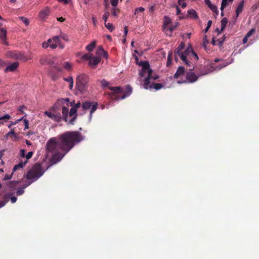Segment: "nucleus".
<instances>
[{
  "mask_svg": "<svg viewBox=\"0 0 259 259\" xmlns=\"http://www.w3.org/2000/svg\"><path fill=\"white\" fill-rule=\"evenodd\" d=\"M124 36L126 37L127 33L128 32V28L127 26H125L124 28Z\"/></svg>",
  "mask_w": 259,
  "mask_h": 259,
  "instance_id": "obj_61",
  "label": "nucleus"
},
{
  "mask_svg": "<svg viewBox=\"0 0 259 259\" xmlns=\"http://www.w3.org/2000/svg\"><path fill=\"white\" fill-rule=\"evenodd\" d=\"M119 0H110L111 5L113 7H116Z\"/></svg>",
  "mask_w": 259,
  "mask_h": 259,
  "instance_id": "obj_48",
  "label": "nucleus"
},
{
  "mask_svg": "<svg viewBox=\"0 0 259 259\" xmlns=\"http://www.w3.org/2000/svg\"><path fill=\"white\" fill-rule=\"evenodd\" d=\"M64 79L69 82V88H70V89H72L74 84L73 78L72 77H68L65 78Z\"/></svg>",
  "mask_w": 259,
  "mask_h": 259,
  "instance_id": "obj_31",
  "label": "nucleus"
},
{
  "mask_svg": "<svg viewBox=\"0 0 259 259\" xmlns=\"http://www.w3.org/2000/svg\"><path fill=\"white\" fill-rule=\"evenodd\" d=\"M102 57H103L104 58L107 59L108 58V52L105 50H104L103 52H102V55H101Z\"/></svg>",
  "mask_w": 259,
  "mask_h": 259,
  "instance_id": "obj_55",
  "label": "nucleus"
},
{
  "mask_svg": "<svg viewBox=\"0 0 259 259\" xmlns=\"http://www.w3.org/2000/svg\"><path fill=\"white\" fill-rule=\"evenodd\" d=\"M60 41V37L58 35L53 36L48 39V42H50V47L52 49H56L58 47V45Z\"/></svg>",
  "mask_w": 259,
  "mask_h": 259,
  "instance_id": "obj_13",
  "label": "nucleus"
},
{
  "mask_svg": "<svg viewBox=\"0 0 259 259\" xmlns=\"http://www.w3.org/2000/svg\"><path fill=\"white\" fill-rule=\"evenodd\" d=\"M104 49H103V47H102V46L98 47L96 50V55L99 56V57L103 54V52L104 51Z\"/></svg>",
  "mask_w": 259,
  "mask_h": 259,
  "instance_id": "obj_36",
  "label": "nucleus"
},
{
  "mask_svg": "<svg viewBox=\"0 0 259 259\" xmlns=\"http://www.w3.org/2000/svg\"><path fill=\"white\" fill-rule=\"evenodd\" d=\"M77 109L75 108H72L70 109V111H68V115L67 117H71L72 118L70 119L68 121V123L70 124L73 125L74 123L76 120L77 114H76Z\"/></svg>",
  "mask_w": 259,
  "mask_h": 259,
  "instance_id": "obj_14",
  "label": "nucleus"
},
{
  "mask_svg": "<svg viewBox=\"0 0 259 259\" xmlns=\"http://www.w3.org/2000/svg\"><path fill=\"white\" fill-rule=\"evenodd\" d=\"M19 19L25 24L26 26H28L29 24V20L25 17L21 16L19 17Z\"/></svg>",
  "mask_w": 259,
  "mask_h": 259,
  "instance_id": "obj_37",
  "label": "nucleus"
},
{
  "mask_svg": "<svg viewBox=\"0 0 259 259\" xmlns=\"http://www.w3.org/2000/svg\"><path fill=\"white\" fill-rule=\"evenodd\" d=\"M224 40H225V38H223L219 39L217 40V42H218V43H217V44L218 45H219V46L221 47L222 46Z\"/></svg>",
  "mask_w": 259,
  "mask_h": 259,
  "instance_id": "obj_52",
  "label": "nucleus"
},
{
  "mask_svg": "<svg viewBox=\"0 0 259 259\" xmlns=\"http://www.w3.org/2000/svg\"><path fill=\"white\" fill-rule=\"evenodd\" d=\"M19 64L18 62H14L12 64L9 65L6 68L4 69V72L6 73L9 72H13L15 71L18 68Z\"/></svg>",
  "mask_w": 259,
  "mask_h": 259,
  "instance_id": "obj_16",
  "label": "nucleus"
},
{
  "mask_svg": "<svg viewBox=\"0 0 259 259\" xmlns=\"http://www.w3.org/2000/svg\"><path fill=\"white\" fill-rule=\"evenodd\" d=\"M93 56L92 54H84L81 58L84 60H89L90 61L91 57Z\"/></svg>",
  "mask_w": 259,
  "mask_h": 259,
  "instance_id": "obj_38",
  "label": "nucleus"
},
{
  "mask_svg": "<svg viewBox=\"0 0 259 259\" xmlns=\"http://www.w3.org/2000/svg\"><path fill=\"white\" fill-rule=\"evenodd\" d=\"M140 64L142 65V70L139 73L140 77L142 78L144 77L146 74H147V76L145 78L144 80V88L146 90L152 89V83L150 84V79H151L153 70L150 68L148 62H141Z\"/></svg>",
  "mask_w": 259,
  "mask_h": 259,
  "instance_id": "obj_5",
  "label": "nucleus"
},
{
  "mask_svg": "<svg viewBox=\"0 0 259 259\" xmlns=\"http://www.w3.org/2000/svg\"><path fill=\"white\" fill-rule=\"evenodd\" d=\"M228 23V20L226 17H224L221 20V31H223L225 29L226 25Z\"/></svg>",
  "mask_w": 259,
  "mask_h": 259,
  "instance_id": "obj_30",
  "label": "nucleus"
},
{
  "mask_svg": "<svg viewBox=\"0 0 259 259\" xmlns=\"http://www.w3.org/2000/svg\"><path fill=\"white\" fill-rule=\"evenodd\" d=\"M83 136L78 131H67L52 138L46 143V149L53 153L51 160L54 163L60 161L74 146L83 140Z\"/></svg>",
  "mask_w": 259,
  "mask_h": 259,
  "instance_id": "obj_1",
  "label": "nucleus"
},
{
  "mask_svg": "<svg viewBox=\"0 0 259 259\" xmlns=\"http://www.w3.org/2000/svg\"><path fill=\"white\" fill-rule=\"evenodd\" d=\"M59 37H60V39H62L64 40L65 41H68V38L67 35L63 33H61L59 35H58Z\"/></svg>",
  "mask_w": 259,
  "mask_h": 259,
  "instance_id": "obj_41",
  "label": "nucleus"
},
{
  "mask_svg": "<svg viewBox=\"0 0 259 259\" xmlns=\"http://www.w3.org/2000/svg\"><path fill=\"white\" fill-rule=\"evenodd\" d=\"M33 154V152L30 151L27 154H26V151L25 149H20V151H19V155L22 158H26L25 160H27L28 161V160L32 157Z\"/></svg>",
  "mask_w": 259,
  "mask_h": 259,
  "instance_id": "obj_15",
  "label": "nucleus"
},
{
  "mask_svg": "<svg viewBox=\"0 0 259 259\" xmlns=\"http://www.w3.org/2000/svg\"><path fill=\"white\" fill-rule=\"evenodd\" d=\"M81 107L83 110H89L91 109L90 116L91 117L93 113L97 109L98 103L97 102L86 101L82 103Z\"/></svg>",
  "mask_w": 259,
  "mask_h": 259,
  "instance_id": "obj_10",
  "label": "nucleus"
},
{
  "mask_svg": "<svg viewBox=\"0 0 259 259\" xmlns=\"http://www.w3.org/2000/svg\"><path fill=\"white\" fill-rule=\"evenodd\" d=\"M50 13V9L48 7L45 8L44 10H41L40 12V17L41 19H44L46 17H47Z\"/></svg>",
  "mask_w": 259,
  "mask_h": 259,
  "instance_id": "obj_23",
  "label": "nucleus"
},
{
  "mask_svg": "<svg viewBox=\"0 0 259 259\" xmlns=\"http://www.w3.org/2000/svg\"><path fill=\"white\" fill-rule=\"evenodd\" d=\"M205 4L209 7V8L214 13L215 15H219V11L217 9V7L211 3L210 0H205Z\"/></svg>",
  "mask_w": 259,
  "mask_h": 259,
  "instance_id": "obj_18",
  "label": "nucleus"
},
{
  "mask_svg": "<svg viewBox=\"0 0 259 259\" xmlns=\"http://www.w3.org/2000/svg\"><path fill=\"white\" fill-rule=\"evenodd\" d=\"M24 124H25V128L24 130L28 129L29 128V121L26 119H24Z\"/></svg>",
  "mask_w": 259,
  "mask_h": 259,
  "instance_id": "obj_54",
  "label": "nucleus"
},
{
  "mask_svg": "<svg viewBox=\"0 0 259 259\" xmlns=\"http://www.w3.org/2000/svg\"><path fill=\"white\" fill-rule=\"evenodd\" d=\"M7 65V63L0 59V68L4 67Z\"/></svg>",
  "mask_w": 259,
  "mask_h": 259,
  "instance_id": "obj_57",
  "label": "nucleus"
},
{
  "mask_svg": "<svg viewBox=\"0 0 259 259\" xmlns=\"http://www.w3.org/2000/svg\"><path fill=\"white\" fill-rule=\"evenodd\" d=\"M109 89L113 92V95L115 96V99L117 100L124 99L125 97L129 96L132 92V89L129 86L127 88L129 92L127 94H124L123 89L120 87H109Z\"/></svg>",
  "mask_w": 259,
  "mask_h": 259,
  "instance_id": "obj_8",
  "label": "nucleus"
},
{
  "mask_svg": "<svg viewBox=\"0 0 259 259\" xmlns=\"http://www.w3.org/2000/svg\"><path fill=\"white\" fill-rule=\"evenodd\" d=\"M188 14L191 18L194 19H197L198 18V16L197 15L196 11L193 9L188 10Z\"/></svg>",
  "mask_w": 259,
  "mask_h": 259,
  "instance_id": "obj_28",
  "label": "nucleus"
},
{
  "mask_svg": "<svg viewBox=\"0 0 259 259\" xmlns=\"http://www.w3.org/2000/svg\"><path fill=\"white\" fill-rule=\"evenodd\" d=\"M145 10L144 8L143 7L138 8L135 10V15H136L139 12H143Z\"/></svg>",
  "mask_w": 259,
  "mask_h": 259,
  "instance_id": "obj_46",
  "label": "nucleus"
},
{
  "mask_svg": "<svg viewBox=\"0 0 259 259\" xmlns=\"http://www.w3.org/2000/svg\"><path fill=\"white\" fill-rule=\"evenodd\" d=\"M96 46V41H93L90 44L86 47V50L89 52L93 51L94 49Z\"/></svg>",
  "mask_w": 259,
  "mask_h": 259,
  "instance_id": "obj_32",
  "label": "nucleus"
},
{
  "mask_svg": "<svg viewBox=\"0 0 259 259\" xmlns=\"http://www.w3.org/2000/svg\"><path fill=\"white\" fill-rule=\"evenodd\" d=\"M5 38H7V29L5 27L0 26V39Z\"/></svg>",
  "mask_w": 259,
  "mask_h": 259,
  "instance_id": "obj_24",
  "label": "nucleus"
},
{
  "mask_svg": "<svg viewBox=\"0 0 259 259\" xmlns=\"http://www.w3.org/2000/svg\"><path fill=\"white\" fill-rule=\"evenodd\" d=\"M6 202L5 201H0V208L3 207V206H5L6 204Z\"/></svg>",
  "mask_w": 259,
  "mask_h": 259,
  "instance_id": "obj_63",
  "label": "nucleus"
},
{
  "mask_svg": "<svg viewBox=\"0 0 259 259\" xmlns=\"http://www.w3.org/2000/svg\"><path fill=\"white\" fill-rule=\"evenodd\" d=\"M120 13V10L116 7H113L111 9V14L114 17H118Z\"/></svg>",
  "mask_w": 259,
  "mask_h": 259,
  "instance_id": "obj_29",
  "label": "nucleus"
},
{
  "mask_svg": "<svg viewBox=\"0 0 259 259\" xmlns=\"http://www.w3.org/2000/svg\"><path fill=\"white\" fill-rule=\"evenodd\" d=\"M255 30L254 29H252L248 32H247L245 36L248 38L249 37H250L252 35V34L255 32Z\"/></svg>",
  "mask_w": 259,
  "mask_h": 259,
  "instance_id": "obj_45",
  "label": "nucleus"
},
{
  "mask_svg": "<svg viewBox=\"0 0 259 259\" xmlns=\"http://www.w3.org/2000/svg\"><path fill=\"white\" fill-rule=\"evenodd\" d=\"M178 4L180 6H181L183 9L185 8L187 6V3L185 2V1L183 0H179Z\"/></svg>",
  "mask_w": 259,
  "mask_h": 259,
  "instance_id": "obj_39",
  "label": "nucleus"
},
{
  "mask_svg": "<svg viewBox=\"0 0 259 259\" xmlns=\"http://www.w3.org/2000/svg\"><path fill=\"white\" fill-rule=\"evenodd\" d=\"M101 83L104 87H106L109 84V82L105 79H103L101 80Z\"/></svg>",
  "mask_w": 259,
  "mask_h": 259,
  "instance_id": "obj_51",
  "label": "nucleus"
},
{
  "mask_svg": "<svg viewBox=\"0 0 259 259\" xmlns=\"http://www.w3.org/2000/svg\"><path fill=\"white\" fill-rule=\"evenodd\" d=\"M26 188H24V186L22 188H19L17 191L16 194L17 195H21L24 193V189Z\"/></svg>",
  "mask_w": 259,
  "mask_h": 259,
  "instance_id": "obj_42",
  "label": "nucleus"
},
{
  "mask_svg": "<svg viewBox=\"0 0 259 259\" xmlns=\"http://www.w3.org/2000/svg\"><path fill=\"white\" fill-rule=\"evenodd\" d=\"M63 66L64 68L67 70H70L72 67L71 64L68 62H65L63 64Z\"/></svg>",
  "mask_w": 259,
  "mask_h": 259,
  "instance_id": "obj_35",
  "label": "nucleus"
},
{
  "mask_svg": "<svg viewBox=\"0 0 259 259\" xmlns=\"http://www.w3.org/2000/svg\"><path fill=\"white\" fill-rule=\"evenodd\" d=\"M50 42H48V40L47 41H44L42 44V47L46 49L50 47Z\"/></svg>",
  "mask_w": 259,
  "mask_h": 259,
  "instance_id": "obj_47",
  "label": "nucleus"
},
{
  "mask_svg": "<svg viewBox=\"0 0 259 259\" xmlns=\"http://www.w3.org/2000/svg\"><path fill=\"white\" fill-rule=\"evenodd\" d=\"M6 56L7 58L21 61L24 62L27 61L28 60V58L24 53L16 50L8 51L6 54Z\"/></svg>",
  "mask_w": 259,
  "mask_h": 259,
  "instance_id": "obj_9",
  "label": "nucleus"
},
{
  "mask_svg": "<svg viewBox=\"0 0 259 259\" xmlns=\"http://www.w3.org/2000/svg\"><path fill=\"white\" fill-rule=\"evenodd\" d=\"M172 55V52H169L168 56V61H167V66H169L171 63V56Z\"/></svg>",
  "mask_w": 259,
  "mask_h": 259,
  "instance_id": "obj_50",
  "label": "nucleus"
},
{
  "mask_svg": "<svg viewBox=\"0 0 259 259\" xmlns=\"http://www.w3.org/2000/svg\"><path fill=\"white\" fill-rule=\"evenodd\" d=\"M152 86H153V89H154L156 90H160L163 87V85H162V84L161 83H156V82H153L152 83Z\"/></svg>",
  "mask_w": 259,
  "mask_h": 259,
  "instance_id": "obj_33",
  "label": "nucleus"
},
{
  "mask_svg": "<svg viewBox=\"0 0 259 259\" xmlns=\"http://www.w3.org/2000/svg\"><path fill=\"white\" fill-rule=\"evenodd\" d=\"M56 61V57L48 58L47 57H42L39 61L40 64H49L51 65L49 70V74L54 80H56L58 78V75L55 72V70L58 73H61L63 70L62 68L59 66Z\"/></svg>",
  "mask_w": 259,
  "mask_h": 259,
  "instance_id": "obj_3",
  "label": "nucleus"
},
{
  "mask_svg": "<svg viewBox=\"0 0 259 259\" xmlns=\"http://www.w3.org/2000/svg\"><path fill=\"white\" fill-rule=\"evenodd\" d=\"M179 25L178 22H175L174 24L169 26L168 28H166L164 31L166 35L171 36L172 34L173 30H175Z\"/></svg>",
  "mask_w": 259,
  "mask_h": 259,
  "instance_id": "obj_17",
  "label": "nucleus"
},
{
  "mask_svg": "<svg viewBox=\"0 0 259 259\" xmlns=\"http://www.w3.org/2000/svg\"><path fill=\"white\" fill-rule=\"evenodd\" d=\"M185 68H184L183 66H179L176 72L174 74V78H178L179 77H181V76L184 75V74H185Z\"/></svg>",
  "mask_w": 259,
  "mask_h": 259,
  "instance_id": "obj_22",
  "label": "nucleus"
},
{
  "mask_svg": "<svg viewBox=\"0 0 259 259\" xmlns=\"http://www.w3.org/2000/svg\"><path fill=\"white\" fill-rule=\"evenodd\" d=\"M188 56L191 57L192 59H193L195 61L198 60L197 55L193 51L192 48L190 49V54L188 55Z\"/></svg>",
  "mask_w": 259,
  "mask_h": 259,
  "instance_id": "obj_27",
  "label": "nucleus"
},
{
  "mask_svg": "<svg viewBox=\"0 0 259 259\" xmlns=\"http://www.w3.org/2000/svg\"><path fill=\"white\" fill-rule=\"evenodd\" d=\"M105 25L107 29H108L110 32H112L114 30V27L111 23H106V22H105Z\"/></svg>",
  "mask_w": 259,
  "mask_h": 259,
  "instance_id": "obj_34",
  "label": "nucleus"
},
{
  "mask_svg": "<svg viewBox=\"0 0 259 259\" xmlns=\"http://www.w3.org/2000/svg\"><path fill=\"white\" fill-rule=\"evenodd\" d=\"M45 114L56 122H60L64 120L63 116H61L60 112L57 111H46Z\"/></svg>",
  "mask_w": 259,
  "mask_h": 259,
  "instance_id": "obj_11",
  "label": "nucleus"
},
{
  "mask_svg": "<svg viewBox=\"0 0 259 259\" xmlns=\"http://www.w3.org/2000/svg\"><path fill=\"white\" fill-rule=\"evenodd\" d=\"M12 174L6 175V176H4V178H3V179H4V180H6V181L9 180L12 178Z\"/></svg>",
  "mask_w": 259,
  "mask_h": 259,
  "instance_id": "obj_56",
  "label": "nucleus"
},
{
  "mask_svg": "<svg viewBox=\"0 0 259 259\" xmlns=\"http://www.w3.org/2000/svg\"><path fill=\"white\" fill-rule=\"evenodd\" d=\"M11 201L12 203H14L17 201V198L15 196H12L11 197Z\"/></svg>",
  "mask_w": 259,
  "mask_h": 259,
  "instance_id": "obj_58",
  "label": "nucleus"
},
{
  "mask_svg": "<svg viewBox=\"0 0 259 259\" xmlns=\"http://www.w3.org/2000/svg\"><path fill=\"white\" fill-rule=\"evenodd\" d=\"M101 58L100 57H93L92 56L89 61V65L92 67H95L100 62Z\"/></svg>",
  "mask_w": 259,
  "mask_h": 259,
  "instance_id": "obj_20",
  "label": "nucleus"
},
{
  "mask_svg": "<svg viewBox=\"0 0 259 259\" xmlns=\"http://www.w3.org/2000/svg\"><path fill=\"white\" fill-rule=\"evenodd\" d=\"M109 16H110V13L109 12L106 11L105 12L104 15L102 16V19H103V20H104L105 23L107 22V21L108 20V18L109 17Z\"/></svg>",
  "mask_w": 259,
  "mask_h": 259,
  "instance_id": "obj_40",
  "label": "nucleus"
},
{
  "mask_svg": "<svg viewBox=\"0 0 259 259\" xmlns=\"http://www.w3.org/2000/svg\"><path fill=\"white\" fill-rule=\"evenodd\" d=\"M12 137H14L16 139L18 138L17 136L13 129H12L9 133L6 134L5 138L7 140H8L9 138Z\"/></svg>",
  "mask_w": 259,
  "mask_h": 259,
  "instance_id": "obj_26",
  "label": "nucleus"
},
{
  "mask_svg": "<svg viewBox=\"0 0 259 259\" xmlns=\"http://www.w3.org/2000/svg\"><path fill=\"white\" fill-rule=\"evenodd\" d=\"M189 66L190 67L189 70L190 71H189L187 73L186 78L189 82H194L197 80L198 77L194 72H191V71L194 69V67L193 66L191 65L190 62V66Z\"/></svg>",
  "mask_w": 259,
  "mask_h": 259,
  "instance_id": "obj_12",
  "label": "nucleus"
},
{
  "mask_svg": "<svg viewBox=\"0 0 259 259\" xmlns=\"http://www.w3.org/2000/svg\"><path fill=\"white\" fill-rule=\"evenodd\" d=\"M105 3V7L107 9L109 7V4L108 2V0H104Z\"/></svg>",
  "mask_w": 259,
  "mask_h": 259,
  "instance_id": "obj_62",
  "label": "nucleus"
},
{
  "mask_svg": "<svg viewBox=\"0 0 259 259\" xmlns=\"http://www.w3.org/2000/svg\"><path fill=\"white\" fill-rule=\"evenodd\" d=\"M243 5H244V1L242 0L239 4L236 10V17H238L239 14L242 12L243 8Z\"/></svg>",
  "mask_w": 259,
  "mask_h": 259,
  "instance_id": "obj_25",
  "label": "nucleus"
},
{
  "mask_svg": "<svg viewBox=\"0 0 259 259\" xmlns=\"http://www.w3.org/2000/svg\"><path fill=\"white\" fill-rule=\"evenodd\" d=\"M27 160H20V161L18 163V164H16L13 169V172L16 171L18 169H21L23 168L25 165L28 163Z\"/></svg>",
  "mask_w": 259,
  "mask_h": 259,
  "instance_id": "obj_19",
  "label": "nucleus"
},
{
  "mask_svg": "<svg viewBox=\"0 0 259 259\" xmlns=\"http://www.w3.org/2000/svg\"><path fill=\"white\" fill-rule=\"evenodd\" d=\"M211 24H212L211 20H209L207 22V27L204 30L205 33L207 32L208 31L209 29L210 28V27L211 25Z\"/></svg>",
  "mask_w": 259,
  "mask_h": 259,
  "instance_id": "obj_49",
  "label": "nucleus"
},
{
  "mask_svg": "<svg viewBox=\"0 0 259 259\" xmlns=\"http://www.w3.org/2000/svg\"><path fill=\"white\" fill-rule=\"evenodd\" d=\"M69 104H71V105H72V103L69 102V100L68 98L59 99L57 100L55 105L51 108L50 111L60 112L61 110L64 120L67 122L68 120L67 119V115L68 111V107L69 106Z\"/></svg>",
  "mask_w": 259,
  "mask_h": 259,
  "instance_id": "obj_4",
  "label": "nucleus"
},
{
  "mask_svg": "<svg viewBox=\"0 0 259 259\" xmlns=\"http://www.w3.org/2000/svg\"><path fill=\"white\" fill-rule=\"evenodd\" d=\"M45 171L41 163H35L25 175L28 182L24 185V188H27L32 183L38 180L44 175Z\"/></svg>",
  "mask_w": 259,
  "mask_h": 259,
  "instance_id": "obj_2",
  "label": "nucleus"
},
{
  "mask_svg": "<svg viewBox=\"0 0 259 259\" xmlns=\"http://www.w3.org/2000/svg\"><path fill=\"white\" fill-rule=\"evenodd\" d=\"M247 40H248V37H247L246 36H245L242 40L243 44H246L247 41Z\"/></svg>",
  "mask_w": 259,
  "mask_h": 259,
  "instance_id": "obj_64",
  "label": "nucleus"
},
{
  "mask_svg": "<svg viewBox=\"0 0 259 259\" xmlns=\"http://www.w3.org/2000/svg\"><path fill=\"white\" fill-rule=\"evenodd\" d=\"M172 23L171 20L168 16H164L163 17V31L164 32L165 29L167 28L170 24Z\"/></svg>",
  "mask_w": 259,
  "mask_h": 259,
  "instance_id": "obj_21",
  "label": "nucleus"
},
{
  "mask_svg": "<svg viewBox=\"0 0 259 259\" xmlns=\"http://www.w3.org/2000/svg\"><path fill=\"white\" fill-rule=\"evenodd\" d=\"M24 118V117H22V118H20V119H18L15 122H11V124H10L9 125H8V127L9 128H11L12 127V126L14 125H15L17 122L18 121H20L21 120H22L23 119V118Z\"/></svg>",
  "mask_w": 259,
  "mask_h": 259,
  "instance_id": "obj_53",
  "label": "nucleus"
},
{
  "mask_svg": "<svg viewBox=\"0 0 259 259\" xmlns=\"http://www.w3.org/2000/svg\"><path fill=\"white\" fill-rule=\"evenodd\" d=\"M89 77L85 74H80L76 78V87L77 90L81 94H83L88 90Z\"/></svg>",
  "mask_w": 259,
  "mask_h": 259,
  "instance_id": "obj_6",
  "label": "nucleus"
},
{
  "mask_svg": "<svg viewBox=\"0 0 259 259\" xmlns=\"http://www.w3.org/2000/svg\"><path fill=\"white\" fill-rule=\"evenodd\" d=\"M227 0H222L221 7V11H224V8L227 6Z\"/></svg>",
  "mask_w": 259,
  "mask_h": 259,
  "instance_id": "obj_44",
  "label": "nucleus"
},
{
  "mask_svg": "<svg viewBox=\"0 0 259 259\" xmlns=\"http://www.w3.org/2000/svg\"><path fill=\"white\" fill-rule=\"evenodd\" d=\"M185 44L184 42H181L178 47L176 49L175 51V60L176 62L178 61V56H179L181 60L183 61L185 63V64H187L188 66H190V62L188 60L187 57L188 55L190 54V49L188 48L184 52H182V50L184 49L185 47Z\"/></svg>",
  "mask_w": 259,
  "mask_h": 259,
  "instance_id": "obj_7",
  "label": "nucleus"
},
{
  "mask_svg": "<svg viewBox=\"0 0 259 259\" xmlns=\"http://www.w3.org/2000/svg\"><path fill=\"white\" fill-rule=\"evenodd\" d=\"M11 118V116L8 114H6L5 115H3L1 117H0V121L3 120H9Z\"/></svg>",
  "mask_w": 259,
  "mask_h": 259,
  "instance_id": "obj_43",
  "label": "nucleus"
},
{
  "mask_svg": "<svg viewBox=\"0 0 259 259\" xmlns=\"http://www.w3.org/2000/svg\"><path fill=\"white\" fill-rule=\"evenodd\" d=\"M176 10H177L176 15H180L181 13V11L180 9L179 8L178 6H176Z\"/></svg>",
  "mask_w": 259,
  "mask_h": 259,
  "instance_id": "obj_59",
  "label": "nucleus"
},
{
  "mask_svg": "<svg viewBox=\"0 0 259 259\" xmlns=\"http://www.w3.org/2000/svg\"><path fill=\"white\" fill-rule=\"evenodd\" d=\"M26 107L24 106H20L18 109L19 111H21L22 113H24V109H25Z\"/></svg>",
  "mask_w": 259,
  "mask_h": 259,
  "instance_id": "obj_60",
  "label": "nucleus"
}]
</instances>
